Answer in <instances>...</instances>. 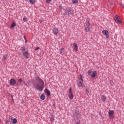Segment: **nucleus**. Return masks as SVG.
I'll return each mask as SVG.
<instances>
[{"instance_id":"obj_34","label":"nucleus","mask_w":124,"mask_h":124,"mask_svg":"<svg viewBox=\"0 0 124 124\" xmlns=\"http://www.w3.org/2000/svg\"><path fill=\"white\" fill-rule=\"evenodd\" d=\"M71 92H72V88H70L69 93H71Z\"/></svg>"},{"instance_id":"obj_36","label":"nucleus","mask_w":124,"mask_h":124,"mask_svg":"<svg viewBox=\"0 0 124 124\" xmlns=\"http://www.w3.org/2000/svg\"><path fill=\"white\" fill-rule=\"evenodd\" d=\"M9 122H10L9 120H7V121H6L5 124H8V123H9Z\"/></svg>"},{"instance_id":"obj_41","label":"nucleus","mask_w":124,"mask_h":124,"mask_svg":"<svg viewBox=\"0 0 124 124\" xmlns=\"http://www.w3.org/2000/svg\"><path fill=\"white\" fill-rule=\"evenodd\" d=\"M1 121V120H0V123Z\"/></svg>"},{"instance_id":"obj_19","label":"nucleus","mask_w":124,"mask_h":124,"mask_svg":"<svg viewBox=\"0 0 124 124\" xmlns=\"http://www.w3.org/2000/svg\"><path fill=\"white\" fill-rule=\"evenodd\" d=\"M90 21H89V20H86V27H90Z\"/></svg>"},{"instance_id":"obj_4","label":"nucleus","mask_w":124,"mask_h":124,"mask_svg":"<svg viewBox=\"0 0 124 124\" xmlns=\"http://www.w3.org/2000/svg\"><path fill=\"white\" fill-rule=\"evenodd\" d=\"M53 33L54 35H57L59 34V30L57 28H55L52 30Z\"/></svg>"},{"instance_id":"obj_24","label":"nucleus","mask_w":124,"mask_h":124,"mask_svg":"<svg viewBox=\"0 0 124 124\" xmlns=\"http://www.w3.org/2000/svg\"><path fill=\"white\" fill-rule=\"evenodd\" d=\"M78 79L80 80L81 81L83 82V76H82V75H80Z\"/></svg>"},{"instance_id":"obj_39","label":"nucleus","mask_w":124,"mask_h":124,"mask_svg":"<svg viewBox=\"0 0 124 124\" xmlns=\"http://www.w3.org/2000/svg\"><path fill=\"white\" fill-rule=\"evenodd\" d=\"M77 124H80L79 122H77Z\"/></svg>"},{"instance_id":"obj_31","label":"nucleus","mask_w":124,"mask_h":124,"mask_svg":"<svg viewBox=\"0 0 124 124\" xmlns=\"http://www.w3.org/2000/svg\"><path fill=\"white\" fill-rule=\"evenodd\" d=\"M86 93H90V91H89V89L86 90Z\"/></svg>"},{"instance_id":"obj_1","label":"nucleus","mask_w":124,"mask_h":124,"mask_svg":"<svg viewBox=\"0 0 124 124\" xmlns=\"http://www.w3.org/2000/svg\"><path fill=\"white\" fill-rule=\"evenodd\" d=\"M35 80L39 81V83H34L33 88L39 92H42L44 89V81L38 77H36Z\"/></svg>"},{"instance_id":"obj_3","label":"nucleus","mask_w":124,"mask_h":124,"mask_svg":"<svg viewBox=\"0 0 124 124\" xmlns=\"http://www.w3.org/2000/svg\"><path fill=\"white\" fill-rule=\"evenodd\" d=\"M102 33L104 35H105L107 38H109V32L107 30H103L102 31Z\"/></svg>"},{"instance_id":"obj_23","label":"nucleus","mask_w":124,"mask_h":124,"mask_svg":"<svg viewBox=\"0 0 124 124\" xmlns=\"http://www.w3.org/2000/svg\"><path fill=\"white\" fill-rule=\"evenodd\" d=\"M8 57V56H7V55H4V56H3L2 60H3V61H5V60H6V59H7Z\"/></svg>"},{"instance_id":"obj_26","label":"nucleus","mask_w":124,"mask_h":124,"mask_svg":"<svg viewBox=\"0 0 124 124\" xmlns=\"http://www.w3.org/2000/svg\"><path fill=\"white\" fill-rule=\"evenodd\" d=\"M52 1V0H46V3L47 4H49Z\"/></svg>"},{"instance_id":"obj_22","label":"nucleus","mask_w":124,"mask_h":124,"mask_svg":"<svg viewBox=\"0 0 124 124\" xmlns=\"http://www.w3.org/2000/svg\"><path fill=\"white\" fill-rule=\"evenodd\" d=\"M21 50L22 52H25V51H26V47H25V46L21 47Z\"/></svg>"},{"instance_id":"obj_12","label":"nucleus","mask_w":124,"mask_h":124,"mask_svg":"<svg viewBox=\"0 0 124 124\" xmlns=\"http://www.w3.org/2000/svg\"><path fill=\"white\" fill-rule=\"evenodd\" d=\"M50 120L51 123H54V121H55V116L54 115H51V117L49 118Z\"/></svg>"},{"instance_id":"obj_5","label":"nucleus","mask_w":124,"mask_h":124,"mask_svg":"<svg viewBox=\"0 0 124 124\" xmlns=\"http://www.w3.org/2000/svg\"><path fill=\"white\" fill-rule=\"evenodd\" d=\"M73 46L74 47V50L76 52H77V51H78V46H77V44L76 43H73Z\"/></svg>"},{"instance_id":"obj_15","label":"nucleus","mask_w":124,"mask_h":124,"mask_svg":"<svg viewBox=\"0 0 124 124\" xmlns=\"http://www.w3.org/2000/svg\"><path fill=\"white\" fill-rule=\"evenodd\" d=\"M40 99H42V100H45V94H44V93L41 94L40 96Z\"/></svg>"},{"instance_id":"obj_30","label":"nucleus","mask_w":124,"mask_h":124,"mask_svg":"<svg viewBox=\"0 0 124 124\" xmlns=\"http://www.w3.org/2000/svg\"><path fill=\"white\" fill-rule=\"evenodd\" d=\"M91 74H92V70H88V75H91Z\"/></svg>"},{"instance_id":"obj_35","label":"nucleus","mask_w":124,"mask_h":124,"mask_svg":"<svg viewBox=\"0 0 124 124\" xmlns=\"http://www.w3.org/2000/svg\"><path fill=\"white\" fill-rule=\"evenodd\" d=\"M39 22L41 24H42V23L43 22V20H39Z\"/></svg>"},{"instance_id":"obj_8","label":"nucleus","mask_w":124,"mask_h":124,"mask_svg":"<svg viewBox=\"0 0 124 124\" xmlns=\"http://www.w3.org/2000/svg\"><path fill=\"white\" fill-rule=\"evenodd\" d=\"M16 84V80L15 79H11L10 80V85H15Z\"/></svg>"},{"instance_id":"obj_27","label":"nucleus","mask_w":124,"mask_h":124,"mask_svg":"<svg viewBox=\"0 0 124 124\" xmlns=\"http://www.w3.org/2000/svg\"><path fill=\"white\" fill-rule=\"evenodd\" d=\"M23 20L24 21V22H27V21H28L27 17L24 16V17L23 18Z\"/></svg>"},{"instance_id":"obj_11","label":"nucleus","mask_w":124,"mask_h":124,"mask_svg":"<svg viewBox=\"0 0 124 124\" xmlns=\"http://www.w3.org/2000/svg\"><path fill=\"white\" fill-rule=\"evenodd\" d=\"M45 92L46 93L47 96H50V95H51V92L50 91H49V90H48V89H46L45 90Z\"/></svg>"},{"instance_id":"obj_9","label":"nucleus","mask_w":124,"mask_h":124,"mask_svg":"<svg viewBox=\"0 0 124 124\" xmlns=\"http://www.w3.org/2000/svg\"><path fill=\"white\" fill-rule=\"evenodd\" d=\"M78 88H81V87L83 88V87H84V84H83V81H79L78 82Z\"/></svg>"},{"instance_id":"obj_28","label":"nucleus","mask_w":124,"mask_h":124,"mask_svg":"<svg viewBox=\"0 0 124 124\" xmlns=\"http://www.w3.org/2000/svg\"><path fill=\"white\" fill-rule=\"evenodd\" d=\"M73 3H74V4H75L76 3H77V2H78V0H73Z\"/></svg>"},{"instance_id":"obj_25","label":"nucleus","mask_w":124,"mask_h":124,"mask_svg":"<svg viewBox=\"0 0 124 124\" xmlns=\"http://www.w3.org/2000/svg\"><path fill=\"white\" fill-rule=\"evenodd\" d=\"M64 51V48H62L61 49H60V54L61 55H62V52Z\"/></svg>"},{"instance_id":"obj_33","label":"nucleus","mask_w":124,"mask_h":124,"mask_svg":"<svg viewBox=\"0 0 124 124\" xmlns=\"http://www.w3.org/2000/svg\"><path fill=\"white\" fill-rule=\"evenodd\" d=\"M39 49H40V47H36L35 51H37V50H39Z\"/></svg>"},{"instance_id":"obj_29","label":"nucleus","mask_w":124,"mask_h":124,"mask_svg":"<svg viewBox=\"0 0 124 124\" xmlns=\"http://www.w3.org/2000/svg\"><path fill=\"white\" fill-rule=\"evenodd\" d=\"M18 82H20V84H21L22 82H23V79H22V78H19V79H18Z\"/></svg>"},{"instance_id":"obj_10","label":"nucleus","mask_w":124,"mask_h":124,"mask_svg":"<svg viewBox=\"0 0 124 124\" xmlns=\"http://www.w3.org/2000/svg\"><path fill=\"white\" fill-rule=\"evenodd\" d=\"M115 21L116 23H118V24L122 23V21L120 20V18H119V16H118V17H115Z\"/></svg>"},{"instance_id":"obj_16","label":"nucleus","mask_w":124,"mask_h":124,"mask_svg":"<svg viewBox=\"0 0 124 124\" xmlns=\"http://www.w3.org/2000/svg\"><path fill=\"white\" fill-rule=\"evenodd\" d=\"M29 1L31 4H34L36 2L35 0H29Z\"/></svg>"},{"instance_id":"obj_17","label":"nucleus","mask_w":124,"mask_h":124,"mask_svg":"<svg viewBox=\"0 0 124 124\" xmlns=\"http://www.w3.org/2000/svg\"><path fill=\"white\" fill-rule=\"evenodd\" d=\"M101 98L102 100L104 101V102L105 101V100H106V96H105V95H102L101 97Z\"/></svg>"},{"instance_id":"obj_14","label":"nucleus","mask_w":124,"mask_h":124,"mask_svg":"<svg viewBox=\"0 0 124 124\" xmlns=\"http://www.w3.org/2000/svg\"><path fill=\"white\" fill-rule=\"evenodd\" d=\"M96 76V71H93L91 76L92 78H94Z\"/></svg>"},{"instance_id":"obj_38","label":"nucleus","mask_w":124,"mask_h":124,"mask_svg":"<svg viewBox=\"0 0 124 124\" xmlns=\"http://www.w3.org/2000/svg\"><path fill=\"white\" fill-rule=\"evenodd\" d=\"M24 38L25 40H27V39L26 38V36H24Z\"/></svg>"},{"instance_id":"obj_21","label":"nucleus","mask_w":124,"mask_h":124,"mask_svg":"<svg viewBox=\"0 0 124 124\" xmlns=\"http://www.w3.org/2000/svg\"><path fill=\"white\" fill-rule=\"evenodd\" d=\"M12 123L14 124H17V119L16 118L13 119Z\"/></svg>"},{"instance_id":"obj_7","label":"nucleus","mask_w":124,"mask_h":124,"mask_svg":"<svg viewBox=\"0 0 124 124\" xmlns=\"http://www.w3.org/2000/svg\"><path fill=\"white\" fill-rule=\"evenodd\" d=\"M29 52L27 51L24 52L23 54V56L26 58V59H29Z\"/></svg>"},{"instance_id":"obj_40","label":"nucleus","mask_w":124,"mask_h":124,"mask_svg":"<svg viewBox=\"0 0 124 124\" xmlns=\"http://www.w3.org/2000/svg\"><path fill=\"white\" fill-rule=\"evenodd\" d=\"M27 40H25V43H27Z\"/></svg>"},{"instance_id":"obj_32","label":"nucleus","mask_w":124,"mask_h":124,"mask_svg":"<svg viewBox=\"0 0 124 124\" xmlns=\"http://www.w3.org/2000/svg\"><path fill=\"white\" fill-rule=\"evenodd\" d=\"M59 9L60 10H62V5L59 6Z\"/></svg>"},{"instance_id":"obj_6","label":"nucleus","mask_w":124,"mask_h":124,"mask_svg":"<svg viewBox=\"0 0 124 124\" xmlns=\"http://www.w3.org/2000/svg\"><path fill=\"white\" fill-rule=\"evenodd\" d=\"M109 117L113 118L114 116V110H109L108 112Z\"/></svg>"},{"instance_id":"obj_37","label":"nucleus","mask_w":124,"mask_h":124,"mask_svg":"<svg viewBox=\"0 0 124 124\" xmlns=\"http://www.w3.org/2000/svg\"><path fill=\"white\" fill-rule=\"evenodd\" d=\"M120 5H121V7H123L124 8V5L123 4H121Z\"/></svg>"},{"instance_id":"obj_18","label":"nucleus","mask_w":124,"mask_h":124,"mask_svg":"<svg viewBox=\"0 0 124 124\" xmlns=\"http://www.w3.org/2000/svg\"><path fill=\"white\" fill-rule=\"evenodd\" d=\"M90 30H91V27H86L85 28V31L86 32H89V31H90Z\"/></svg>"},{"instance_id":"obj_13","label":"nucleus","mask_w":124,"mask_h":124,"mask_svg":"<svg viewBox=\"0 0 124 124\" xmlns=\"http://www.w3.org/2000/svg\"><path fill=\"white\" fill-rule=\"evenodd\" d=\"M69 97L70 99H73L74 96L72 92H69Z\"/></svg>"},{"instance_id":"obj_2","label":"nucleus","mask_w":124,"mask_h":124,"mask_svg":"<svg viewBox=\"0 0 124 124\" xmlns=\"http://www.w3.org/2000/svg\"><path fill=\"white\" fill-rule=\"evenodd\" d=\"M73 12H74L73 10L67 8L65 10L64 15H67L68 16H69V15H72L73 14Z\"/></svg>"},{"instance_id":"obj_20","label":"nucleus","mask_w":124,"mask_h":124,"mask_svg":"<svg viewBox=\"0 0 124 124\" xmlns=\"http://www.w3.org/2000/svg\"><path fill=\"white\" fill-rule=\"evenodd\" d=\"M14 27H16V23H15V22H13L11 25L12 29H13Z\"/></svg>"}]
</instances>
